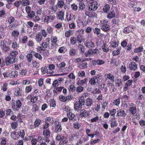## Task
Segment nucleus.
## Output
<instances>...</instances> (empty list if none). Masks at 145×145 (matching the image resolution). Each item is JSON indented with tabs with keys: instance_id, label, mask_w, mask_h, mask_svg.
<instances>
[{
	"instance_id": "e2e57ef3",
	"label": "nucleus",
	"mask_w": 145,
	"mask_h": 145,
	"mask_svg": "<svg viewBox=\"0 0 145 145\" xmlns=\"http://www.w3.org/2000/svg\"><path fill=\"white\" fill-rule=\"evenodd\" d=\"M84 89V87L80 86L76 87V91L77 92L81 93L83 91Z\"/></svg>"
},
{
	"instance_id": "4468645a",
	"label": "nucleus",
	"mask_w": 145,
	"mask_h": 145,
	"mask_svg": "<svg viewBox=\"0 0 145 145\" xmlns=\"http://www.w3.org/2000/svg\"><path fill=\"white\" fill-rule=\"evenodd\" d=\"M78 66L81 69H85L88 67V64L85 60H82L81 63L78 64Z\"/></svg>"
},
{
	"instance_id": "39448f33",
	"label": "nucleus",
	"mask_w": 145,
	"mask_h": 145,
	"mask_svg": "<svg viewBox=\"0 0 145 145\" xmlns=\"http://www.w3.org/2000/svg\"><path fill=\"white\" fill-rule=\"evenodd\" d=\"M89 112L85 109H82L80 110V117L84 119H87L89 116Z\"/></svg>"
},
{
	"instance_id": "2eb2a0df",
	"label": "nucleus",
	"mask_w": 145,
	"mask_h": 145,
	"mask_svg": "<svg viewBox=\"0 0 145 145\" xmlns=\"http://www.w3.org/2000/svg\"><path fill=\"white\" fill-rule=\"evenodd\" d=\"M133 31V27L132 26H128L125 27L123 30V32L125 34L128 33L130 32H132Z\"/></svg>"
},
{
	"instance_id": "5701e85b",
	"label": "nucleus",
	"mask_w": 145,
	"mask_h": 145,
	"mask_svg": "<svg viewBox=\"0 0 145 145\" xmlns=\"http://www.w3.org/2000/svg\"><path fill=\"white\" fill-rule=\"evenodd\" d=\"M55 17L54 15L46 16L44 18V21L45 22H48L49 21L52 22L54 20Z\"/></svg>"
},
{
	"instance_id": "a211bd4d",
	"label": "nucleus",
	"mask_w": 145,
	"mask_h": 145,
	"mask_svg": "<svg viewBox=\"0 0 145 145\" xmlns=\"http://www.w3.org/2000/svg\"><path fill=\"white\" fill-rule=\"evenodd\" d=\"M108 12L107 16L108 18L111 19L115 17V10L112 9L110 11Z\"/></svg>"
},
{
	"instance_id": "393cba45",
	"label": "nucleus",
	"mask_w": 145,
	"mask_h": 145,
	"mask_svg": "<svg viewBox=\"0 0 145 145\" xmlns=\"http://www.w3.org/2000/svg\"><path fill=\"white\" fill-rule=\"evenodd\" d=\"M93 101L92 99L88 98L86 99L85 103L86 106L89 107L91 106L93 104Z\"/></svg>"
},
{
	"instance_id": "4d7b16f0",
	"label": "nucleus",
	"mask_w": 145,
	"mask_h": 145,
	"mask_svg": "<svg viewBox=\"0 0 145 145\" xmlns=\"http://www.w3.org/2000/svg\"><path fill=\"white\" fill-rule=\"evenodd\" d=\"M59 99L61 101L63 102H65L67 101V97L63 95H60L59 96Z\"/></svg>"
},
{
	"instance_id": "ddd939ff",
	"label": "nucleus",
	"mask_w": 145,
	"mask_h": 145,
	"mask_svg": "<svg viewBox=\"0 0 145 145\" xmlns=\"http://www.w3.org/2000/svg\"><path fill=\"white\" fill-rule=\"evenodd\" d=\"M14 94L16 96H21L22 95L23 91L20 88L17 87L14 88Z\"/></svg>"
},
{
	"instance_id": "0e129e2a",
	"label": "nucleus",
	"mask_w": 145,
	"mask_h": 145,
	"mask_svg": "<svg viewBox=\"0 0 145 145\" xmlns=\"http://www.w3.org/2000/svg\"><path fill=\"white\" fill-rule=\"evenodd\" d=\"M76 50L74 49H71L69 51V54L70 56H74L76 54Z\"/></svg>"
},
{
	"instance_id": "49530a36",
	"label": "nucleus",
	"mask_w": 145,
	"mask_h": 145,
	"mask_svg": "<svg viewBox=\"0 0 145 145\" xmlns=\"http://www.w3.org/2000/svg\"><path fill=\"white\" fill-rule=\"evenodd\" d=\"M21 2L22 5L23 6H26L30 4L29 1L28 0H22Z\"/></svg>"
},
{
	"instance_id": "7c9ffc66",
	"label": "nucleus",
	"mask_w": 145,
	"mask_h": 145,
	"mask_svg": "<svg viewBox=\"0 0 145 145\" xmlns=\"http://www.w3.org/2000/svg\"><path fill=\"white\" fill-rule=\"evenodd\" d=\"M51 40L52 45H57V44H56V43L57 42V37L52 36L51 37Z\"/></svg>"
},
{
	"instance_id": "bf43d9fd",
	"label": "nucleus",
	"mask_w": 145,
	"mask_h": 145,
	"mask_svg": "<svg viewBox=\"0 0 145 145\" xmlns=\"http://www.w3.org/2000/svg\"><path fill=\"white\" fill-rule=\"evenodd\" d=\"M90 52L91 53V55H93L95 54H97L99 53V50L98 49H95L92 50L90 49Z\"/></svg>"
},
{
	"instance_id": "8fccbe9b",
	"label": "nucleus",
	"mask_w": 145,
	"mask_h": 145,
	"mask_svg": "<svg viewBox=\"0 0 145 145\" xmlns=\"http://www.w3.org/2000/svg\"><path fill=\"white\" fill-rule=\"evenodd\" d=\"M80 125L78 122H75L73 123V126L74 128L79 129L80 127Z\"/></svg>"
},
{
	"instance_id": "79ce46f5",
	"label": "nucleus",
	"mask_w": 145,
	"mask_h": 145,
	"mask_svg": "<svg viewBox=\"0 0 145 145\" xmlns=\"http://www.w3.org/2000/svg\"><path fill=\"white\" fill-rule=\"evenodd\" d=\"M64 87H59L54 88L53 90V92L54 93H57L58 92H60L61 91L62 89H63Z\"/></svg>"
},
{
	"instance_id": "cd10ccee",
	"label": "nucleus",
	"mask_w": 145,
	"mask_h": 145,
	"mask_svg": "<svg viewBox=\"0 0 145 145\" xmlns=\"http://www.w3.org/2000/svg\"><path fill=\"white\" fill-rule=\"evenodd\" d=\"M110 6L109 4H107L103 7V10L104 12L107 13L110 11Z\"/></svg>"
},
{
	"instance_id": "6ab92c4d",
	"label": "nucleus",
	"mask_w": 145,
	"mask_h": 145,
	"mask_svg": "<svg viewBox=\"0 0 145 145\" xmlns=\"http://www.w3.org/2000/svg\"><path fill=\"white\" fill-rule=\"evenodd\" d=\"M41 122V120L40 119H36L34 122V125H31V129L36 128L39 127Z\"/></svg>"
},
{
	"instance_id": "13d9d810",
	"label": "nucleus",
	"mask_w": 145,
	"mask_h": 145,
	"mask_svg": "<svg viewBox=\"0 0 145 145\" xmlns=\"http://www.w3.org/2000/svg\"><path fill=\"white\" fill-rule=\"evenodd\" d=\"M78 76L80 77H84L85 76V72L84 71H79L78 74Z\"/></svg>"
},
{
	"instance_id": "dca6fc26",
	"label": "nucleus",
	"mask_w": 145,
	"mask_h": 145,
	"mask_svg": "<svg viewBox=\"0 0 145 145\" xmlns=\"http://www.w3.org/2000/svg\"><path fill=\"white\" fill-rule=\"evenodd\" d=\"M87 82L88 79L86 78H85L82 80L79 78L76 84L78 86H81L86 84Z\"/></svg>"
},
{
	"instance_id": "7ed1b4c3",
	"label": "nucleus",
	"mask_w": 145,
	"mask_h": 145,
	"mask_svg": "<svg viewBox=\"0 0 145 145\" xmlns=\"http://www.w3.org/2000/svg\"><path fill=\"white\" fill-rule=\"evenodd\" d=\"M51 132L49 129H46L44 130L43 131V135L44 137L42 138V140H43L45 142L48 143L50 142V139L49 138L50 137Z\"/></svg>"
},
{
	"instance_id": "c85d7f7f",
	"label": "nucleus",
	"mask_w": 145,
	"mask_h": 145,
	"mask_svg": "<svg viewBox=\"0 0 145 145\" xmlns=\"http://www.w3.org/2000/svg\"><path fill=\"white\" fill-rule=\"evenodd\" d=\"M129 111L131 114L133 115L135 114L137 111V109L136 106H134L130 107L129 108Z\"/></svg>"
},
{
	"instance_id": "de8ad7c7",
	"label": "nucleus",
	"mask_w": 145,
	"mask_h": 145,
	"mask_svg": "<svg viewBox=\"0 0 145 145\" xmlns=\"http://www.w3.org/2000/svg\"><path fill=\"white\" fill-rule=\"evenodd\" d=\"M11 137L14 139L17 140L19 138V136L16 134V132H13L10 134Z\"/></svg>"
},
{
	"instance_id": "a878e982",
	"label": "nucleus",
	"mask_w": 145,
	"mask_h": 145,
	"mask_svg": "<svg viewBox=\"0 0 145 145\" xmlns=\"http://www.w3.org/2000/svg\"><path fill=\"white\" fill-rule=\"evenodd\" d=\"M57 18L59 19V20H61L62 21L64 20V12L63 11L61 10L57 14Z\"/></svg>"
},
{
	"instance_id": "4be33fe9",
	"label": "nucleus",
	"mask_w": 145,
	"mask_h": 145,
	"mask_svg": "<svg viewBox=\"0 0 145 145\" xmlns=\"http://www.w3.org/2000/svg\"><path fill=\"white\" fill-rule=\"evenodd\" d=\"M55 67L54 64H52L49 65L48 67V73H50V74H53L54 73L53 70L55 69Z\"/></svg>"
},
{
	"instance_id": "f3484780",
	"label": "nucleus",
	"mask_w": 145,
	"mask_h": 145,
	"mask_svg": "<svg viewBox=\"0 0 145 145\" xmlns=\"http://www.w3.org/2000/svg\"><path fill=\"white\" fill-rule=\"evenodd\" d=\"M83 105L79 102H76L74 105V110L78 112L82 108Z\"/></svg>"
},
{
	"instance_id": "473e14b6",
	"label": "nucleus",
	"mask_w": 145,
	"mask_h": 145,
	"mask_svg": "<svg viewBox=\"0 0 145 145\" xmlns=\"http://www.w3.org/2000/svg\"><path fill=\"white\" fill-rule=\"evenodd\" d=\"M97 82L95 76L92 77L89 81V83L91 85H95Z\"/></svg>"
},
{
	"instance_id": "72a5a7b5",
	"label": "nucleus",
	"mask_w": 145,
	"mask_h": 145,
	"mask_svg": "<svg viewBox=\"0 0 145 145\" xmlns=\"http://www.w3.org/2000/svg\"><path fill=\"white\" fill-rule=\"evenodd\" d=\"M106 76L107 78L110 80L111 82H113L114 81V77L110 73L107 74Z\"/></svg>"
},
{
	"instance_id": "6e6d98bb",
	"label": "nucleus",
	"mask_w": 145,
	"mask_h": 145,
	"mask_svg": "<svg viewBox=\"0 0 145 145\" xmlns=\"http://www.w3.org/2000/svg\"><path fill=\"white\" fill-rule=\"evenodd\" d=\"M30 81L29 80H23L22 81V84L24 85H28L30 83Z\"/></svg>"
},
{
	"instance_id": "603ef678",
	"label": "nucleus",
	"mask_w": 145,
	"mask_h": 145,
	"mask_svg": "<svg viewBox=\"0 0 145 145\" xmlns=\"http://www.w3.org/2000/svg\"><path fill=\"white\" fill-rule=\"evenodd\" d=\"M42 37L40 33H39L36 35V40L38 42H40L41 40Z\"/></svg>"
},
{
	"instance_id": "b1692460",
	"label": "nucleus",
	"mask_w": 145,
	"mask_h": 145,
	"mask_svg": "<svg viewBox=\"0 0 145 145\" xmlns=\"http://www.w3.org/2000/svg\"><path fill=\"white\" fill-rule=\"evenodd\" d=\"M97 81V83L99 84L101 82H102L103 80V76L101 74H99L96 76H95Z\"/></svg>"
},
{
	"instance_id": "f03ea898",
	"label": "nucleus",
	"mask_w": 145,
	"mask_h": 145,
	"mask_svg": "<svg viewBox=\"0 0 145 145\" xmlns=\"http://www.w3.org/2000/svg\"><path fill=\"white\" fill-rule=\"evenodd\" d=\"M56 140L59 141V145H63L68 142V138L67 137L64 136L62 134H58L56 137Z\"/></svg>"
},
{
	"instance_id": "338daca9",
	"label": "nucleus",
	"mask_w": 145,
	"mask_h": 145,
	"mask_svg": "<svg viewBox=\"0 0 145 145\" xmlns=\"http://www.w3.org/2000/svg\"><path fill=\"white\" fill-rule=\"evenodd\" d=\"M52 85L55 88H57L59 86L58 81L57 80H55L53 82Z\"/></svg>"
},
{
	"instance_id": "37998d69",
	"label": "nucleus",
	"mask_w": 145,
	"mask_h": 145,
	"mask_svg": "<svg viewBox=\"0 0 145 145\" xmlns=\"http://www.w3.org/2000/svg\"><path fill=\"white\" fill-rule=\"evenodd\" d=\"M110 115L112 117H114V116L116 112V109L113 108L109 110Z\"/></svg>"
},
{
	"instance_id": "09e8293b",
	"label": "nucleus",
	"mask_w": 145,
	"mask_h": 145,
	"mask_svg": "<svg viewBox=\"0 0 145 145\" xmlns=\"http://www.w3.org/2000/svg\"><path fill=\"white\" fill-rule=\"evenodd\" d=\"M84 31L82 29H79L76 31V36H80L82 37V35L84 33Z\"/></svg>"
},
{
	"instance_id": "774afa93",
	"label": "nucleus",
	"mask_w": 145,
	"mask_h": 145,
	"mask_svg": "<svg viewBox=\"0 0 145 145\" xmlns=\"http://www.w3.org/2000/svg\"><path fill=\"white\" fill-rule=\"evenodd\" d=\"M79 8L81 10H83L85 8L84 4L82 2H80L79 4Z\"/></svg>"
},
{
	"instance_id": "bb28decb",
	"label": "nucleus",
	"mask_w": 145,
	"mask_h": 145,
	"mask_svg": "<svg viewBox=\"0 0 145 145\" xmlns=\"http://www.w3.org/2000/svg\"><path fill=\"white\" fill-rule=\"evenodd\" d=\"M65 5V2L63 0H58L56 5L58 8H62Z\"/></svg>"
},
{
	"instance_id": "aec40b11",
	"label": "nucleus",
	"mask_w": 145,
	"mask_h": 145,
	"mask_svg": "<svg viewBox=\"0 0 145 145\" xmlns=\"http://www.w3.org/2000/svg\"><path fill=\"white\" fill-rule=\"evenodd\" d=\"M137 65L134 61L130 63L129 64V67L130 70L135 71L137 68Z\"/></svg>"
},
{
	"instance_id": "c9c22d12",
	"label": "nucleus",
	"mask_w": 145,
	"mask_h": 145,
	"mask_svg": "<svg viewBox=\"0 0 145 145\" xmlns=\"http://www.w3.org/2000/svg\"><path fill=\"white\" fill-rule=\"evenodd\" d=\"M120 103V100L119 98L114 99L112 102L113 105L118 106Z\"/></svg>"
},
{
	"instance_id": "f8f14e48",
	"label": "nucleus",
	"mask_w": 145,
	"mask_h": 145,
	"mask_svg": "<svg viewBox=\"0 0 145 145\" xmlns=\"http://www.w3.org/2000/svg\"><path fill=\"white\" fill-rule=\"evenodd\" d=\"M97 5V2H94L93 3H90L89 7L88 10H95L98 8Z\"/></svg>"
},
{
	"instance_id": "0eeeda50",
	"label": "nucleus",
	"mask_w": 145,
	"mask_h": 145,
	"mask_svg": "<svg viewBox=\"0 0 145 145\" xmlns=\"http://www.w3.org/2000/svg\"><path fill=\"white\" fill-rule=\"evenodd\" d=\"M65 65L66 64L63 61L59 64L57 63L56 64L57 69L60 72H63Z\"/></svg>"
},
{
	"instance_id": "423d86ee",
	"label": "nucleus",
	"mask_w": 145,
	"mask_h": 145,
	"mask_svg": "<svg viewBox=\"0 0 145 145\" xmlns=\"http://www.w3.org/2000/svg\"><path fill=\"white\" fill-rule=\"evenodd\" d=\"M67 114L69 121L73 122L77 120L74 114L70 111H68Z\"/></svg>"
},
{
	"instance_id": "e433bc0d",
	"label": "nucleus",
	"mask_w": 145,
	"mask_h": 145,
	"mask_svg": "<svg viewBox=\"0 0 145 145\" xmlns=\"http://www.w3.org/2000/svg\"><path fill=\"white\" fill-rule=\"evenodd\" d=\"M99 87L100 90H102L103 92H106L107 91V89L104 84L100 85Z\"/></svg>"
},
{
	"instance_id": "1a4fd4ad",
	"label": "nucleus",
	"mask_w": 145,
	"mask_h": 145,
	"mask_svg": "<svg viewBox=\"0 0 145 145\" xmlns=\"http://www.w3.org/2000/svg\"><path fill=\"white\" fill-rule=\"evenodd\" d=\"M126 115V114L123 109H120L117 111L116 116L117 117H120L124 118Z\"/></svg>"
},
{
	"instance_id": "4c0bfd02",
	"label": "nucleus",
	"mask_w": 145,
	"mask_h": 145,
	"mask_svg": "<svg viewBox=\"0 0 145 145\" xmlns=\"http://www.w3.org/2000/svg\"><path fill=\"white\" fill-rule=\"evenodd\" d=\"M18 72L16 71H14L11 72L10 77L11 78H16L18 76Z\"/></svg>"
},
{
	"instance_id": "69168bd1",
	"label": "nucleus",
	"mask_w": 145,
	"mask_h": 145,
	"mask_svg": "<svg viewBox=\"0 0 145 145\" xmlns=\"http://www.w3.org/2000/svg\"><path fill=\"white\" fill-rule=\"evenodd\" d=\"M35 12L34 11H31L28 12L27 14L29 18H33L35 16Z\"/></svg>"
},
{
	"instance_id": "20e7f679",
	"label": "nucleus",
	"mask_w": 145,
	"mask_h": 145,
	"mask_svg": "<svg viewBox=\"0 0 145 145\" xmlns=\"http://www.w3.org/2000/svg\"><path fill=\"white\" fill-rule=\"evenodd\" d=\"M18 53L16 51H12L10 53V64L15 63L18 59L16 57V55Z\"/></svg>"
},
{
	"instance_id": "9b49d317",
	"label": "nucleus",
	"mask_w": 145,
	"mask_h": 145,
	"mask_svg": "<svg viewBox=\"0 0 145 145\" xmlns=\"http://www.w3.org/2000/svg\"><path fill=\"white\" fill-rule=\"evenodd\" d=\"M42 140V138L41 136H39L37 138H34L32 139L31 140V144L32 145H36L38 142H40Z\"/></svg>"
},
{
	"instance_id": "f257e3e1",
	"label": "nucleus",
	"mask_w": 145,
	"mask_h": 145,
	"mask_svg": "<svg viewBox=\"0 0 145 145\" xmlns=\"http://www.w3.org/2000/svg\"><path fill=\"white\" fill-rule=\"evenodd\" d=\"M11 103L12 109L15 111H19L22 106V102L19 99H17L16 101L12 99Z\"/></svg>"
},
{
	"instance_id": "9d476101",
	"label": "nucleus",
	"mask_w": 145,
	"mask_h": 145,
	"mask_svg": "<svg viewBox=\"0 0 145 145\" xmlns=\"http://www.w3.org/2000/svg\"><path fill=\"white\" fill-rule=\"evenodd\" d=\"M28 98L30 99V101L32 104H34L37 101L38 96H34L33 94L31 93L28 96Z\"/></svg>"
},
{
	"instance_id": "c03bdc74",
	"label": "nucleus",
	"mask_w": 145,
	"mask_h": 145,
	"mask_svg": "<svg viewBox=\"0 0 145 145\" xmlns=\"http://www.w3.org/2000/svg\"><path fill=\"white\" fill-rule=\"evenodd\" d=\"M27 71L26 69H22L20 72V75L22 76L27 75Z\"/></svg>"
},
{
	"instance_id": "2f4dec72",
	"label": "nucleus",
	"mask_w": 145,
	"mask_h": 145,
	"mask_svg": "<svg viewBox=\"0 0 145 145\" xmlns=\"http://www.w3.org/2000/svg\"><path fill=\"white\" fill-rule=\"evenodd\" d=\"M49 104L50 107H55L56 106V101L53 99H50L49 101Z\"/></svg>"
},
{
	"instance_id": "412c9836",
	"label": "nucleus",
	"mask_w": 145,
	"mask_h": 145,
	"mask_svg": "<svg viewBox=\"0 0 145 145\" xmlns=\"http://www.w3.org/2000/svg\"><path fill=\"white\" fill-rule=\"evenodd\" d=\"M66 18L68 22L75 19L74 15L71 13H67L66 15Z\"/></svg>"
},
{
	"instance_id": "ea45409f",
	"label": "nucleus",
	"mask_w": 145,
	"mask_h": 145,
	"mask_svg": "<svg viewBox=\"0 0 145 145\" xmlns=\"http://www.w3.org/2000/svg\"><path fill=\"white\" fill-rule=\"evenodd\" d=\"M26 58L28 62L30 63L32 60V54L31 53L28 54L26 56Z\"/></svg>"
},
{
	"instance_id": "5fc2aeb1",
	"label": "nucleus",
	"mask_w": 145,
	"mask_h": 145,
	"mask_svg": "<svg viewBox=\"0 0 145 145\" xmlns=\"http://www.w3.org/2000/svg\"><path fill=\"white\" fill-rule=\"evenodd\" d=\"M73 34V31L71 30H69L65 31V37H69Z\"/></svg>"
},
{
	"instance_id": "f704fd0d",
	"label": "nucleus",
	"mask_w": 145,
	"mask_h": 145,
	"mask_svg": "<svg viewBox=\"0 0 145 145\" xmlns=\"http://www.w3.org/2000/svg\"><path fill=\"white\" fill-rule=\"evenodd\" d=\"M23 64L21 63H20L18 64L15 63L14 64V69L16 70L20 69L22 66H23Z\"/></svg>"
},
{
	"instance_id": "680f3d73",
	"label": "nucleus",
	"mask_w": 145,
	"mask_h": 145,
	"mask_svg": "<svg viewBox=\"0 0 145 145\" xmlns=\"http://www.w3.org/2000/svg\"><path fill=\"white\" fill-rule=\"evenodd\" d=\"M68 89L70 91L73 92L75 91L76 88L74 85L71 84L70 86Z\"/></svg>"
},
{
	"instance_id": "a19ab883",
	"label": "nucleus",
	"mask_w": 145,
	"mask_h": 145,
	"mask_svg": "<svg viewBox=\"0 0 145 145\" xmlns=\"http://www.w3.org/2000/svg\"><path fill=\"white\" fill-rule=\"evenodd\" d=\"M32 86L31 85L27 86L25 89V92L26 93H28L30 92L32 90Z\"/></svg>"
},
{
	"instance_id": "6e6552de",
	"label": "nucleus",
	"mask_w": 145,
	"mask_h": 145,
	"mask_svg": "<svg viewBox=\"0 0 145 145\" xmlns=\"http://www.w3.org/2000/svg\"><path fill=\"white\" fill-rule=\"evenodd\" d=\"M62 127L60 123L59 122L55 123L54 126V131L56 133H59L62 130Z\"/></svg>"
},
{
	"instance_id": "3c124183",
	"label": "nucleus",
	"mask_w": 145,
	"mask_h": 145,
	"mask_svg": "<svg viewBox=\"0 0 145 145\" xmlns=\"http://www.w3.org/2000/svg\"><path fill=\"white\" fill-rule=\"evenodd\" d=\"M48 46H41L40 47H38V49L40 51V52H44L45 51V49Z\"/></svg>"
},
{
	"instance_id": "864d4df0",
	"label": "nucleus",
	"mask_w": 145,
	"mask_h": 145,
	"mask_svg": "<svg viewBox=\"0 0 145 145\" xmlns=\"http://www.w3.org/2000/svg\"><path fill=\"white\" fill-rule=\"evenodd\" d=\"M95 64H97L99 65L104 64L105 63V61H104L99 59L95 60Z\"/></svg>"
},
{
	"instance_id": "052dcab7",
	"label": "nucleus",
	"mask_w": 145,
	"mask_h": 145,
	"mask_svg": "<svg viewBox=\"0 0 145 145\" xmlns=\"http://www.w3.org/2000/svg\"><path fill=\"white\" fill-rule=\"evenodd\" d=\"M77 102H79L80 104L84 105L85 103V99L83 97H80L79 99V100Z\"/></svg>"
},
{
	"instance_id": "c756f323",
	"label": "nucleus",
	"mask_w": 145,
	"mask_h": 145,
	"mask_svg": "<svg viewBox=\"0 0 145 145\" xmlns=\"http://www.w3.org/2000/svg\"><path fill=\"white\" fill-rule=\"evenodd\" d=\"M110 26L108 25H102L101 29L105 32H106L110 30Z\"/></svg>"
},
{
	"instance_id": "a18cd8bd",
	"label": "nucleus",
	"mask_w": 145,
	"mask_h": 145,
	"mask_svg": "<svg viewBox=\"0 0 145 145\" xmlns=\"http://www.w3.org/2000/svg\"><path fill=\"white\" fill-rule=\"evenodd\" d=\"M18 136L19 137H20L22 138H23L25 135L24 131V130H21L18 132Z\"/></svg>"
},
{
	"instance_id": "58836bf2",
	"label": "nucleus",
	"mask_w": 145,
	"mask_h": 145,
	"mask_svg": "<svg viewBox=\"0 0 145 145\" xmlns=\"http://www.w3.org/2000/svg\"><path fill=\"white\" fill-rule=\"evenodd\" d=\"M41 70L42 73L43 74H45V73H47V74H50V73H48V69L47 67L46 66L42 68L41 69Z\"/></svg>"
}]
</instances>
